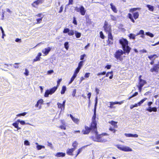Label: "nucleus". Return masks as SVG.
Instances as JSON below:
<instances>
[{
	"mask_svg": "<svg viewBox=\"0 0 159 159\" xmlns=\"http://www.w3.org/2000/svg\"><path fill=\"white\" fill-rule=\"evenodd\" d=\"M90 73H86L84 75V77L85 78H88L89 77Z\"/></svg>",
	"mask_w": 159,
	"mask_h": 159,
	"instance_id": "61",
	"label": "nucleus"
},
{
	"mask_svg": "<svg viewBox=\"0 0 159 159\" xmlns=\"http://www.w3.org/2000/svg\"><path fill=\"white\" fill-rule=\"evenodd\" d=\"M147 7L148 8V10L151 11H153L154 10V7L150 5H147Z\"/></svg>",
	"mask_w": 159,
	"mask_h": 159,
	"instance_id": "34",
	"label": "nucleus"
},
{
	"mask_svg": "<svg viewBox=\"0 0 159 159\" xmlns=\"http://www.w3.org/2000/svg\"><path fill=\"white\" fill-rule=\"evenodd\" d=\"M80 68H79V67H77L75 70L74 74V75H77V74L79 73V72L80 71Z\"/></svg>",
	"mask_w": 159,
	"mask_h": 159,
	"instance_id": "43",
	"label": "nucleus"
},
{
	"mask_svg": "<svg viewBox=\"0 0 159 159\" xmlns=\"http://www.w3.org/2000/svg\"><path fill=\"white\" fill-rule=\"evenodd\" d=\"M86 146H84L79 148L78 149L77 151V154H76L75 157H76L82 151L83 149Z\"/></svg>",
	"mask_w": 159,
	"mask_h": 159,
	"instance_id": "28",
	"label": "nucleus"
},
{
	"mask_svg": "<svg viewBox=\"0 0 159 159\" xmlns=\"http://www.w3.org/2000/svg\"><path fill=\"white\" fill-rule=\"evenodd\" d=\"M148 98H145L141 101H140L139 102L137 103H136L134 105V107H137L138 106H139L141 105V104H142L145 101L147 100Z\"/></svg>",
	"mask_w": 159,
	"mask_h": 159,
	"instance_id": "20",
	"label": "nucleus"
},
{
	"mask_svg": "<svg viewBox=\"0 0 159 159\" xmlns=\"http://www.w3.org/2000/svg\"><path fill=\"white\" fill-rule=\"evenodd\" d=\"M109 74H110L111 75L109 76V78L110 79H111L113 78V72L112 71H111L107 72V73L106 74H105V77H108L109 76Z\"/></svg>",
	"mask_w": 159,
	"mask_h": 159,
	"instance_id": "26",
	"label": "nucleus"
},
{
	"mask_svg": "<svg viewBox=\"0 0 159 159\" xmlns=\"http://www.w3.org/2000/svg\"><path fill=\"white\" fill-rule=\"evenodd\" d=\"M150 71L152 72H155L158 74L159 72V61L157 64H155L150 69Z\"/></svg>",
	"mask_w": 159,
	"mask_h": 159,
	"instance_id": "10",
	"label": "nucleus"
},
{
	"mask_svg": "<svg viewBox=\"0 0 159 159\" xmlns=\"http://www.w3.org/2000/svg\"><path fill=\"white\" fill-rule=\"evenodd\" d=\"M44 1V0H36L31 5L33 7H35L39 4L42 3Z\"/></svg>",
	"mask_w": 159,
	"mask_h": 159,
	"instance_id": "18",
	"label": "nucleus"
},
{
	"mask_svg": "<svg viewBox=\"0 0 159 159\" xmlns=\"http://www.w3.org/2000/svg\"><path fill=\"white\" fill-rule=\"evenodd\" d=\"M136 36L135 34L131 33L129 34L128 36L130 39H134Z\"/></svg>",
	"mask_w": 159,
	"mask_h": 159,
	"instance_id": "38",
	"label": "nucleus"
},
{
	"mask_svg": "<svg viewBox=\"0 0 159 159\" xmlns=\"http://www.w3.org/2000/svg\"><path fill=\"white\" fill-rule=\"evenodd\" d=\"M100 38L102 39H104L105 38V36L103 34L102 31H101L100 32Z\"/></svg>",
	"mask_w": 159,
	"mask_h": 159,
	"instance_id": "50",
	"label": "nucleus"
},
{
	"mask_svg": "<svg viewBox=\"0 0 159 159\" xmlns=\"http://www.w3.org/2000/svg\"><path fill=\"white\" fill-rule=\"evenodd\" d=\"M97 105V102H96L95 104V107L94 108V114H96V106Z\"/></svg>",
	"mask_w": 159,
	"mask_h": 159,
	"instance_id": "58",
	"label": "nucleus"
},
{
	"mask_svg": "<svg viewBox=\"0 0 159 159\" xmlns=\"http://www.w3.org/2000/svg\"><path fill=\"white\" fill-rule=\"evenodd\" d=\"M110 16L111 18V20H112L116 21V16L112 15H111Z\"/></svg>",
	"mask_w": 159,
	"mask_h": 159,
	"instance_id": "48",
	"label": "nucleus"
},
{
	"mask_svg": "<svg viewBox=\"0 0 159 159\" xmlns=\"http://www.w3.org/2000/svg\"><path fill=\"white\" fill-rule=\"evenodd\" d=\"M51 50V48L48 47L45 48L44 50H42V52L45 55H47Z\"/></svg>",
	"mask_w": 159,
	"mask_h": 159,
	"instance_id": "23",
	"label": "nucleus"
},
{
	"mask_svg": "<svg viewBox=\"0 0 159 159\" xmlns=\"http://www.w3.org/2000/svg\"><path fill=\"white\" fill-rule=\"evenodd\" d=\"M24 144L25 145L28 146L30 144L28 140H26L24 141Z\"/></svg>",
	"mask_w": 159,
	"mask_h": 159,
	"instance_id": "57",
	"label": "nucleus"
},
{
	"mask_svg": "<svg viewBox=\"0 0 159 159\" xmlns=\"http://www.w3.org/2000/svg\"><path fill=\"white\" fill-rule=\"evenodd\" d=\"M104 30L108 34H112V29L111 25L108 24L106 21H105L103 26Z\"/></svg>",
	"mask_w": 159,
	"mask_h": 159,
	"instance_id": "7",
	"label": "nucleus"
},
{
	"mask_svg": "<svg viewBox=\"0 0 159 159\" xmlns=\"http://www.w3.org/2000/svg\"><path fill=\"white\" fill-rule=\"evenodd\" d=\"M62 80V79L61 78L57 80V84L56 86L57 87H58L59 86V84H60V82Z\"/></svg>",
	"mask_w": 159,
	"mask_h": 159,
	"instance_id": "56",
	"label": "nucleus"
},
{
	"mask_svg": "<svg viewBox=\"0 0 159 159\" xmlns=\"http://www.w3.org/2000/svg\"><path fill=\"white\" fill-rule=\"evenodd\" d=\"M17 122H15L13 123L12 124V125L13 126H14L15 128H17V130H19L21 129L20 127H19L18 126V123H17Z\"/></svg>",
	"mask_w": 159,
	"mask_h": 159,
	"instance_id": "33",
	"label": "nucleus"
},
{
	"mask_svg": "<svg viewBox=\"0 0 159 159\" xmlns=\"http://www.w3.org/2000/svg\"><path fill=\"white\" fill-rule=\"evenodd\" d=\"M66 90V87L65 86H63L62 87L61 93L62 94H64Z\"/></svg>",
	"mask_w": 159,
	"mask_h": 159,
	"instance_id": "36",
	"label": "nucleus"
},
{
	"mask_svg": "<svg viewBox=\"0 0 159 159\" xmlns=\"http://www.w3.org/2000/svg\"><path fill=\"white\" fill-rule=\"evenodd\" d=\"M85 17L86 19V23H88L89 24H91L92 22L91 21V20L89 18V16H86Z\"/></svg>",
	"mask_w": 159,
	"mask_h": 159,
	"instance_id": "39",
	"label": "nucleus"
},
{
	"mask_svg": "<svg viewBox=\"0 0 159 159\" xmlns=\"http://www.w3.org/2000/svg\"><path fill=\"white\" fill-rule=\"evenodd\" d=\"M137 87L138 88V89L139 90V92H141L142 90V88L143 87L142 86H137Z\"/></svg>",
	"mask_w": 159,
	"mask_h": 159,
	"instance_id": "63",
	"label": "nucleus"
},
{
	"mask_svg": "<svg viewBox=\"0 0 159 159\" xmlns=\"http://www.w3.org/2000/svg\"><path fill=\"white\" fill-rule=\"evenodd\" d=\"M65 155V153L62 152H57L55 155V156L57 157H64Z\"/></svg>",
	"mask_w": 159,
	"mask_h": 159,
	"instance_id": "27",
	"label": "nucleus"
},
{
	"mask_svg": "<svg viewBox=\"0 0 159 159\" xmlns=\"http://www.w3.org/2000/svg\"><path fill=\"white\" fill-rule=\"evenodd\" d=\"M69 115L72 120L75 123L77 124H79L80 120L74 117L71 114H70Z\"/></svg>",
	"mask_w": 159,
	"mask_h": 159,
	"instance_id": "21",
	"label": "nucleus"
},
{
	"mask_svg": "<svg viewBox=\"0 0 159 159\" xmlns=\"http://www.w3.org/2000/svg\"><path fill=\"white\" fill-rule=\"evenodd\" d=\"M158 56L156 54H153L152 55H151L149 56H148V58L150 60H152V58L153 57H154V59L155 58H157L158 57Z\"/></svg>",
	"mask_w": 159,
	"mask_h": 159,
	"instance_id": "32",
	"label": "nucleus"
},
{
	"mask_svg": "<svg viewBox=\"0 0 159 159\" xmlns=\"http://www.w3.org/2000/svg\"><path fill=\"white\" fill-rule=\"evenodd\" d=\"M76 76L77 75H75L73 74L71 78L70 81L69 82V84H71L74 81L76 77Z\"/></svg>",
	"mask_w": 159,
	"mask_h": 159,
	"instance_id": "40",
	"label": "nucleus"
},
{
	"mask_svg": "<svg viewBox=\"0 0 159 159\" xmlns=\"http://www.w3.org/2000/svg\"><path fill=\"white\" fill-rule=\"evenodd\" d=\"M129 53L124 50H122L121 49H118L116 50L114 54V57L117 60L122 61L123 59V57H125V56H122V55L126 53L128 54Z\"/></svg>",
	"mask_w": 159,
	"mask_h": 159,
	"instance_id": "3",
	"label": "nucleus"
},
{
	"mask_svg": "<svg viewBox=\"0 0 159 159\" xmlns=\"http://www.w3.org/2000/svg\"><path fill=\"white\" fill-rule=\"evenodd\" d=\"M96 135V138H95L93 136H91V138L93 140L100 142H105L107 141V138L104 137L105 135H108L107 133H104L100 134H97Z\"/></svg>",
	"mask_w": 159,
	"mask_h": 159,
	"instance_id": "4",
	"label": "nucleus"
},
{
	"mask_svg": "<svg viewBox=\"0 0 159 159\" xmlns=\"http://www.w3.org/2000/svg\"><path fill=\"white\" fill-rule=\"evenodd\" d=\"M86 56V55L85 54H84L83 55H82L80 56V60H83L84 59V57Z\"/></svg>",
	"mask_w": 159,
	"mask_h": 159,
	"instance_id": "60",
	"label": "nucleus"
},
{
	"mask_svg": "<svg viewBox=\"0 0 159 159\" xmlns=\"http://www.w3.org/2000/svg\"><path fill=\"white\" fill-rule=\"evenodd\" d=\"M139 16V14L138 12H135L133 13L132 15L130 13H129L127 15V17L130 19V20L134 23L135 21L134 20L137 19Z\"/></svg>",
	"mask_w": 159,
	"mask_h": 159,
	"instance_id": "6",
	"label": "nucleus"
},
{
	"mask_svg": "<svg viewBox=\"0 0 159 159\" xmlns=\"http://www.w3.org/2000/svg\"><path fill=\"white\" fill-rule=\"evenodd\" d=\"M38 150H39L42 148H44L45 147L44 146L41 145H37L36 146Z\"/></svg>",
	"mask_w": 159,
	"mask_h": 159,
	"instance_id": "44",
	"label": "nucleus"
},
{
	"mask_svg": "<svg viewBox=\"0 0 159 159\" xmlns=\"http://www.w3.org/2000/svg\"><path fill=\"white\" fill-rule=\"evenodd\" d=\"M63 32L64 34L67 33L68 35L70 36H73L75 34V36L77 38H79L81 36L80 33L77 31H74L73 30H70V29L68 28H65L63 31Z\"/></svg>",
	"mask_w": 159,
	"mask_h": 159,
	"instance_id": "5",
	"label": "nucleus"
},
{
	"mask_svg": "<svg viewBox=\"0 0 159 159\" xmlns=\"http://www.w3.org/2000/svg\"><path fill=\"white\" fill-rule=\"evenodd\" d=\"M146 34L148 36H149L151 37H153L154 36V35L152 33L149 32H146Z\"/></svg>",
	"mask_w": 159,
	"mask_h": 159,
	"instance_id": "51",
	"label": "nucleus"
},
{
	"mask_svg": "<svg viewBox=\"0 0 159 159\" xmlns=\"http://www.w3.org/2000/svg\"><path fill=\"white\" fill-rule=\"evenodd\" d=\"M69 43L68 42H66L64 43V47L67 50H68L69 48Z\"/></svg>",
	"mask_w": 159,
	"mask_h": 159,
	"instance_id": "46",
	"label": "nucleus"
},
{
	"mask_svg": "<svg viewBox=\"0 0 159 159\" xmlns=\"http://www.w3.org/2000/svg\"><path fill=\"white\" fill-rule=\"evenodd\" d=\"M78 143L76 141H74L72 143V148L75 150L77 148L78 146Z\"/></svg>",
	"mask_w": 159,
	"mask_h": 159,
	"instance_id": "31",
	"label": "nucleus"
},
{
	"mask_svg": "<svg viewBox=\"0 0 159 159\" xmlns=\"http://www.w3.org/2000/svg\"><path fill=\"white\" fill-rule=\"evenodd\" d=\"M59 127L61 129H63L64 130H66V125H65V124H64V125L59 126Z\"/></svg>",
	"mask_w": 159,
	"mask_h": 159,
	"instance_id": "47",
	"label": "nucleus"
},
{
	"mask_svg": "<svg viewBox=\"0 0 159 159\" xmlns=\"http://www.w3.org/2000/svg\"><path fill=\"white\" fill-rule=\"evenodd\" d=\"M146 110L149 112H152V111L154 112H156L157 111V108L155 107H153L152 108L149 107Z\"/></svg>",
	"mask_w": 159,
	"mask_h": 159,
	"instance_id": "30",
	"label": "nucleus"
},
{
	"mask_svg": "<svg viewBox=\"0 0 159 159\" xmlns=\"http://www.w3.org/2000/svg\"><path fill=\"white\" fill-rule=\"evenodd\" d=\"M124 100H122L120 102H117L115 101L114 102H109L110 103V106H108V107H109L110 109H113L115 108H116V106H114V105L115 104H119L121 105L123 103H124Z\"/></svg>",
	"mask_w": 159,
	"mask_h": 159,
	"instance_id": "12",
	"label": "nucleus"
},
{
	"mask_svg": "<svg viewBox=\"0 0 159 159\" xmlns=\"http://www.w3.org/2000/svg\"><path fill=\"white\" fill-rule=\"evenodd\" d=\"M113 36L112 34H108V39L107 40V45L110 46L113 43Z\"/></svg>",
	"mask_w": 159,
	"mask_h": 159,
	"instance_id": "13",
	"label": "nucleus"
},
{
	"mask_svg": "<svg viewBox=\"0 0 159 159\" xmlns=\"http://www.w3.org/2000/svg\"><path fill=\"white\" fill-rule=\"evenodd\" d=\"M106 74V72L105 71H103L102 72L98 73L97 74L98 76H99L101 75H103Z\"/></svg>",
	"mask_w": 159,
	"mask_h": 159,
	"instance_id": "52",
	"label": "nucleus"
},
{
	"mask_svg": "<svg viewBox=\"0 0 159 159\" xmlns=\"http://www.w3.org/2000/svg\"><path fill=\"white\" fill-rule=\"evenodd\" d=\"M142 75H140L139 77L138 85L137 86H142L147 84V82L144 80H142L141 79Z\"/></svg>",
	"mask_w": 159,
	"mask_h": 159,
	"instance_id": "15",
	"label": "nucleus"
},
{
	"mask_svg": "<svg viewBox=\"0 0 159 159\" xmlns=\"http://www.w3.org/2000/svg\"><path fill=\"white\" fill-rule=\"evenodd\" d=\"M43 100L42 99H39L37 102V103L35 105V107H39V109H40L41 108V106L40 105L39 107V104H40L41 105L43 104Z\"/></svg>",
	"mask_w": 159,
	"mask_h": 159,
	"instance_id": "22",
	"label": "nucleus"
},
{
	"mask_svg": "<svg viewBox=\"0 0 159 159\" xmlns=\"http://www.w3.org/2000/svg\"><path fill=\"white\" fill-rule=\"evenodd\" d=\"M111 6V9L115 13H117V12L118 10L116 7L113 5V4L112 3L110 4Z\"/></svg>",
	"mask_w": 159,
	"mask_h": 159,
	"instance_id": "25",
	"label": "nucleus"
},
{
	"mask_svg": "<svg viewBox=\"0 0 159 159\" xmlns=\"http://www.w3.org/2000/svg\"><path fill=\"white\" fill-rule=\"evenodd\" d=\"M141 9V8L139 7H137V8H131L129 9V11L131 13H133L134 11L138 10H140Z\"/></svg>",
	"mask_w": 159,
	"mask_h": 159,
	"instance_id": "35",
	"label": "nucleus"
},
{
	"mask_svg": "<svg viewBox=\"0 0 159 159\" xmlns=\"http://www.w3.org/2000/svg\"><path fill=\"white\" fill-rule=\"evenodd\" d=\"M43 17H41L39 18H38L36 20L37 22L36 23V24H39L41 23L42 21Z\"/></svg>",
	"mask_w": 159,
	"mask_h": 159,
	"instance_id": "41",
	"label": "nucleus"
},
{
	"mask_svg": "<svg viewBox=\"0 0 159 159\" xmlns=\"http://www.w3.org/2000/svg\"><path fill=\"white\" fill-rule=\"evenodd\" d=\"M24 74L26 76H28L29 75V71L27 69H25V72L24 73Z\"/></svg>",
	"mask_w": 159,
	"mask_h": 159,
	"instance_id": "62",
	"label": "nucleus"
},
{
	"mask_svg": "<svg viewBox=\"0 0 159 159\" xmlns=\"http://www.w3.org/2000/svg\"><path fill=\"white\" fill-rule=\"evenodd\" d=\"M119 43L121 45L123 50L130 52L131 48L128 45L129 42L126 39L121 38L119 40Z\"/></svg>",
	"mask_w": 159,
	"mask_h": 159,
	"instance_id": "1",
	"label": "nucleus"
},
{
	"mask_svg": "<svg viewBox=\"0 0 159 159\" xmlns=\"http://www.w3.org/2000/svg\"><path fill=\"white\" fill-rule=\"evenodd\" d=\"M76 89H74L73 92H72V96H73V97H75V94H76Z\"/></svg>",
	"mask_w": 159,
	"mask_h": 159,
	"instance_id": "55",
	"label": "nucleus"
},
{
	"mask_svg": "<svg viewBox=\"0 0 159 159\" xmlns=\"http://www.w3.org/2000/svg\"><path fill=\"white\" fill-rule=\"evenodd\" d=\"M57 86H54L49 89L47 90L45 92L44 97H48L49 94L51 95L54 93L57 90Z\"/></svg>",
	"mask_w": 159,
	"mask_h": 159,
	"instance_id": "9",
	"label": "nucleus"
},
{
	"mask_svg": "<svg viewBox=\"0 0 159 159\" xmlns=\"http://www.w3.org/2000/svg\"><path fill=\"white\" fill-rule=\"evenodd\" d=\"M111 65H107L105 67V68H107V69H109L111 67Z\"/></svg>",
	"mask_w": 159,
	"mask_h": 159,
	"instance_id": "59",
	"label": "nucleus"
},
{
	"mask_svg": "<svg viewBox=\"0 0 159 159\" xmlns=\"http://www.w3.org/2000/svg\"><path fill=\"white\" fill-rule=\"evenodd\" d=\"M73 3V0H69V2L68 4L66 5L67 6H68L70 5H72Z\"/></svg>",
	"mask_w": 159,
	"mask_h": 159,
	"instance_id": "54",
	"label": "nucleus"
},
{
	"mask_svg": "<svg viewBox=\"0 0 159 159\" xmlns=\"http://www.w3.org/2000/svg\"><path fill=\"white\" fill-rule=\"evenodd\" d=\"M91 131H92V132H94L96 134H97V133H98L97 127H96L91 124L89 127L86 125L85 126L84 129H83L82 130L81 132L83 134H88Z\"/></svg>",
	"mask_w": 159,
	"mask_h": 159,
	"instance_id": "2",
	"label": "nucleus"
},
{
	"mask_svg": "<svg viewBox=\"0 0 159 159\" xmlns=\"http://www.w3.org/2000/svg\"><path fill=\"white\" fill-rule=\"evenodd\" d=\"M116 147L120 150L125 152H131L132 151L131 148L128 147L123 146L120 145H116Z\"/></svg>",
	"mask_w": 159,
	"mask_h": 159,
	"instance_id": "11",
	"label": "nucleus"
},
{
	"mask_svg": "<svg viewBox=\"0 0 159 159\" xmlns=\"http://www.w3.org/2000/svg\"><path fill=\"white\" fill-rule=\"evenodd\" d=\"M16 122H19L21 125H25L26 124L24 120H20L19 119H18L17 120ZM26 124H28V123H26Z\"/></svg>",
	"mask_w": 159,
	"mask_h": 159,
	"instance_id": "42",
	"label": "nucleus"
},
{
	"mask_svg": "<svg viewBox=\"0 0 159 159\" xmlns=\"http://www.w3.org/2000/svg\"><path fill=\"white\" fill-rule=\"evenodd\" d=\"M66 100H64L62 102V103L61 104L59 102H57V105L58 108L61 109V110H64L65 109V106Z\"/></svg>",
	"mask_w": 159,
	"mask_h": 159,
	"instance_id": "16",
	"label": "nucleus"
},
{
	"mask_svg": "<svg viewBox=\"0 0 159 159\" xmlns=\"http://www.w3.org/2000/svg\"><path fill=\"white\" fill-rule=\"evenodd\" d=\"M140 34H142L141 37L143 38L144 37V32L143 30H140L139 32L137 34V35H139Z\"/></svg>",
	"mask_w": 159,
	"mask_h": 159,
	"instance_id": "37",
	"label": "nucleus"
},
{
	"mask_svg": "<svg viewBox=\"0 0 159 159\" xmlns=\"http://www.w3.org/2000/svg\"><path fill=\"white\" fill-rule=\"evenodd\" d=\"M140 52L142 53H146L147 52V51L144 49H143L140 50Z\"/></svg>",
	"mask_w": 159,
	"mask_h": 159,
	"instance_id": "64",
	"label": "nucleus"
},
{
	"mask_svg": "<svg viewBox=\"0 0 159 159\" xmlns=\"http://www.w3.org/2000/svg\"><path fill=\"white\" fill-rule=\"evenodd\" d=\"M96 114H93V116L92 117V121L91 123V124L97 127V123L96 121Z\"/></svg>",
	"mask_w": 159,
	"mask_h": 159,
	"instance_id": "17",
	"label": "nucleus"
},
{
	"mask_svg": "<svg viewBox=\"0 0 159 159\" xmlns=\"http://www.w3.org/2000/svg\"><path fill=\"white\" fill-rule=\"evenodd\" d=\"M75 150L72 148H68L66 151V154L69 156H72L73 155V152Z\"/></svg>",
	"mask_w": 159,
	"mask_h": 159,
	"instance_id": "19",
	"label": "nucleus"
},
{
	"mask_svg": "<svg viewBox=\"0 0 159 159\" xmlns=\"http://www.w3.org/2000/svg\"><path fill=\"white\" fill-rule=\"evenodd\" d=\"M42 56V53L41 52H39L35 58L33 60V62H35L37 61H39L40 60V57Z\"/></svg>",
	"mask_w": 159,
	"mask_h": 159,
	"instance_id": "24",
	"label": "nucleus"
},
{
	"mask_svg": "<svg viewBox=\"0 0 159 159\" xmlns=\"http://www.w3.org/2000/svg\"><path fill=\"white\" fill-rule=\"evenodd\" d=\"M125 135L127 137H132L134 138L138 137L139 136L137 134H125Z\"/></svg>",
	"mask_w": 159,
	"mask_h": 159,
	"instance_id": "29",
	"label": "nucleus"
},
{
	"mask_svg": "<svg viewBox=\"0 0 159 159\" xmlns=\"http://www.w3.org/2000/svg\"><path fill=\"white\" fill-rule=\"evenodd\" d=\"M72 23L75 25H77V22L76 19V18L75 17H73V21Z\"/></svg>",
	"mask_w": 159,
	"mask_h": 159,
	"instance_id": "49",
	"label": "nucleus"
},
{
	"mask_svg": "<svg viewBox=\"0 0 159 159\" xmlns=\"http://www.w3.org/2000/svg\"><path fill=\"white\" fill-rule=\"evenodd\" d=\"M26 114V112H24L22 113H21L17 115V116H25Z\"/></svg>",
	"mask_w": 159,
	"mask_h": 159,
	"instance_id": "53",
	"label": "nucleus"
},
{
	"mask_svg": "<svg viewBox=\"0 0 159 159\" xmlns=\"http://www.w3.org/2000/svg\"><path fill=\"white\" fill-rule=\"evenodd\" d=\"M84 62V61H80L78 64V67L81 69L83 65V63Z\"/></svg>",
	"mask_w": 159,
	"mask_h": 159,
	"instance_id": "45",
	"label": "nucleus"
},
{
	"mask_svg": "<svg viewBox=\"0 0 159 159\" xmlns=\"http://www.w3.org/2000/svg\"><path fill=\"white\" fill-rule=\"evenodd\" d=\"M75 10L77 12H80L81 15L82 16L85 15L86 10L83 6H81L79 8H78L77 7L75 8Z\"/></svg>",
	"mask_w": 159,
	"mask_h": 159,
	"instance_id": "14",
	"label": "nucleus"
},
{
	"mask_svg": "<svg viewBox=\"0 0 159 159\" xmlns=\"http://www.w3.org/2000/svg\"><path fill=\"white\" fill-rule=\"evenodd\" d=\"M108 123L113 126V128L111 127H110L109 129V130L115 133L116 131V130L115 129L118 128V125H117L118 122L113 120H111L109 121Z\"/></svg>",
	"mask_w": 159,
	"mask_h": 159,
	"instance_id": "8",
	"label": "nucleus"
}]
</instances>
